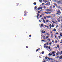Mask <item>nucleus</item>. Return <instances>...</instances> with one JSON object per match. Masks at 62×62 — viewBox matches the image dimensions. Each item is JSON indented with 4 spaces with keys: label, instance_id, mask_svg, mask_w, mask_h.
<instances>
[{
    "label": "nucleus",
    "instance_id": "1",
    "mask_svg": "<svg viewBox=\"0 0 62 62\" xmlns=\"http://www.w3.org/2000/svg\"><path fill=\"white\" fill-rule=\"evenodd\" d=\"M52 53L51 54V53H49L48 54V55L49 56H51V55H53V54H54V53H55V51H53L52 52Z\"/></svg>",
    "mask_w": 62,
    "mask_h": 62
},
{
    "label": "nucleus",
    "instance_id": "2",
    "mask_svg": "<svg viewBox=\"0 0 62 62\" xmlns=\"http://www.w3.org/2000/svg\"><path fill=\"white\" fill-rule=\"evenodd\" d=\"M60 13H61V12H60V10H59V9H58V11H57V13H56V14H58V15H59Z\"/></svg>",
    "mask_w": 62,
    "mask_h": 62
},
{
    "label": "nucleus",
    "instance_id": "3",
    "mask_svg": "<svg viewBox=\"0 0 62 62\" xmlns=\"http://www.w3.org/2000/svg\"><path fill=\"white\" fill-rule=\"evenodd\" d=\"M38 13L39 14H37V15L36 17L38 19H39V13H40V11H38Z\"/></svg>",
    "mask_w": 62,
    "mask_h": 62
},
{
    "label": "nucleus",
    "instance_id": "4",
    "mask_svg": "<svg viewBox=\"0 0 62 62\" xmlns=\"http://www.w3.org/2000/svg\"><path fill=\"white\" fill-rule=\"evenodd\" d=\"M62 54V51H61V52H58L56 53V54L57 55H58V54H60V55Z\"/></svg>",
    "mask_w": 62,
    "mask_h": 62
},
{
    "label": "nucleus",
    "instance_id": "5",
    "mask_svg": "<svg viewBox=\"0 0 62 62\" xmlns=\"http://www.w3.org/2000/svg\"><path fill=\"white\" fill-rule=\"evenodd\" d=\"M43 13H46V14H51V12H43Z\"/></svg>",
    "mask_w": 62,
    "mask_h": 62
},
{
    "label": "nucleus",
    "instance_id": "6",
    "mask_svg": "<svg viewBox=\"0 0 62 62\" xmlns=\"http://www.w3.org/2000/svg\"><path fill=\"white\" fill-rule=\"evenodd\" d=\"M57 3L58 4H62V1L61 0H60L59 1L57 2Z\"/></svg>",
    "mask_w": 62,
    "mask_h": 62
},
{
    "label": "nucleus",
    "instance_id": "7",
    "mask_svg": "<svg viewBox=\"0 0 62 62\" xmlns=\"http://www.w3.org/2000/svg\"><path fill=\"white\" fill-rule=\"evenodd\" d=\"M27 12L26 11H25L24 12V13H25V14L24 15V16H26V15H27Z\"/></svg>",
    "mask_w": 62,
    "mask_h": 62
},
{
    "label": "nucleus",
    "instance_id": "8",
    "mask_svg": "<svg viewBox=\"0 0 62 62\" xmlns=\"http://www.w3.org/2000/svg\"><path fill=\"white\" fill-rule=\"evenodd\" d=\"M46 17L48 18H52V17L51 16H46Z\"/></svg>",
    "mask_w": 62,
    "mask_h": 62
},
{
    "label": "nucleus",
    "instance_id": "9",
    "mask_svg": "<svg viewBox=\"0 0 62 62\" xmlns=\"http://www.w3.org/2000/svg\"><path fill=\"white\" fill-rule=\"evenodd\" d=\"M57 20L58 21V22H60V20L59 19V18L57 17Z\"/></svg>",
    "mask_w": 62,
    "mask_h": 62
},
{
    "label": "nucleus",
    "instance_id": "10",
    "mask_svg": "<svg viewBox=\"0 0 62 62\" xmlns=\"http://www.w3.org/2000/svg\"><path fill=\"white\" fill-rule=\"evenodd\" d=\"M46 11H50V10H49V9L47 8L46 9Z\"/></svg>",
    "mask_w": 62,
    "mask_h": 62
},
{
    "label": "nucleus",
    "instance_id": "11",
    "mask_svg": "<svg viewBox=\"0 0 62 62\" xmlns=\"http://www.w3.org/2000/svg\"><path fill=\"white\" fill-rule=\"evenodd\" d=\"M54 5L55 6H56V7H58L57 5V4H56L54 3Z\"/></svg>",
    "mask_w": 62,
    "mask_h": 62
},
{
    "label": "nucleus",
    "instance_id": "12",
    "mask_svg": "<svg viewBox=\"0 0 62 62\" xmlns=\"http://www.w3.org/2000/svg\"><path fill=\"white\" fill-rule=\"evenodd\" d=\"M59 58L60 59H62V55Z\"/></svg>",
    "mask_w": 62,
    "mask_h": 62
},
{
    "label": "nucleus",
    "instance_id": "13",
    "mask_svg": "<svg viewBox=\"0 0 62 62\" xmlns=\"http://www.w3.org/2000/svg\"><path fill=\"white\" fill-rule=\"evenodd\" d=\"M59 19H60V20H62V17H59Z\"/></svg>",
    "mask_w": 62,
    "mask_h": 62
},
{
    "label": "nucleus",
    "instance_id": "14",
    "mask_svg": "<svg viewBox=\"0 0 62 62\" xmlns=\"http://www.w3.org/2000/svg\"><path fill=\"white\" fill-rule=\"evenodd\" d=\"M51 37L52 38H53V34H51Z\"/></svg>",
    "mask_w": 62,
    "mask_h": 62
},
{
    "label": "nucleus",
    "instance_id": "15",
    "mask_svg": "<svg viewBox=\"0 0 62 62\" xmlns=\"http://www.w3.org/2000/svg\"><path fill=\"white\" fill-rule=\"evenodd\" d=\"M49 8L50 9H52V6H51L49 7Z\"/></svg>",
    "mask_w": 62,
    "mask_h": 62
},
{
    "label": "nucleus",
    "instance_id": "16",
    "mask_svg": "<svg viewBox=\"0 0 62 62\" xmlns=\"http://www.w3.org/2000/svg\"><path fill=\"white\" fill-rule=\"evenodd\" d=\"M50 10L51 12H53V10L52 9H50Z\"/></svg>",
    "mask_w": 62,
    "mask_h": 62
},
{
    "label": "nucleus",
    "instance_id": "17",
    "mask_svg": "<svg viewBox=\"0 0 62 62\" xmlns=\"http://www.w3.org/2000/svg\"><path fill=\"white\" fill-rule=\"evenodd\" d=\"M45 58L46 60H47V59L48 58V57L47 56H46L45 57Z\"/></svg>",
    "mask_w": 62,
    "mask_h": 62
},
{
    "label": "nucleus",
    "instance_id": "18",
    "mask_svg": "<svg viewBox=\"0 0 62 62\" xmlns=\"http://www.w3.org/2000/svg\"><path fill=\"white\" fill-rule=\"evenodd\" d=\"M57 48H59V45H57Z\"/></svg>",
    "mask_w": 62,
    "mask_h": 62
},
{
    "label": "nucleus",
    "instance_id": "19",
    "mask_svg": "<svg viewBox=\"0 0 62 62\" xmlns=\"http://www.w3.org/2000/svg\"><path fill=\"white\" fill-rule=\"evenodd\" d=\"M48 22H50V21L48 20H47L46 21V23H48Z\"/></svg>",
    "mask_w": 62,
    "mask_h": 62
},
{
    "label": "nucleus",
    "instance_id": "20",
    "mask_svg": "<svg viewBox=\"0 0 62 62\" xmlns=\"http://www.w3.org/2000/svg\"><path fill=\"white\" fill-rule=\"evenodd\" d=\"M43 8H44L45 9L46 8V6H44L43 7Z\"/></svg>",
    "mask_w": 62,
    "mask_h": 62
},
{
    "label": "nucleus",
    "instance_id": "21",
    "mask_svg": "<svg viewBox=\"0 0 62 62\" xmlns=\"http://www.w3.org/2000/svg\"><path fill=\"white\" fill-rule=\"evenodd\" d=\"M33 4L34 5H36V4H37V3H36V2H34L33 3Z\"/></svg>",
    "mask_w": 62,
    "mask_h": 62
},
{
    "label": "nucleus",
    "instance_id": "22",
    "mask_svg": "<svg viewBox=\"0 0 62 62\" xmlns=\"http://www.w3.org/2000/svg\"><path fill=\"white\" fill-rule=\"evenodd\" d=\"M45 45H46V44H44V48H46V46H45Z\"/></svg>",
    "mask_w": 62,
    "mask_h": 62
},
{
    "label": "nucleus",
    "instance_id": "23",
    "mask_svg": "<svg viewBox=\"0 0 62 62\" xmlns=\"http://www.w3.org/2000/svg\"><path fill=\"white\" fill-rule=\"evenodd\" d=\"M46 34L47 35H48V36H49V35H50V34H49V33H46Z\"/></svg>",
    "mask_w": 62,
    "mask_h": 62
},
{
    "label": "nucleus",
    "instance_id": "24",
    "mask_svg": "<svg viewBox=\"0 0 62 62\" xmlns=\"http://www.w3.org/2000/svg\"><path fill=\"white\" fill-rule=\"evenodd\" d=\"M44 19H45V20H46V17H45L44 16Z\"/></svg>",
    "mask_w": 62,
    "mask_h": 62
},
{
    "label": "nucleus",
    "instance_id": "25",
    "mask_svg": "<svg viewBox=\"0 0 62 62\" xmlns=\"http://www.w3.org/2000/svg\"><path fill=\"white\" fill-rule=\"evenodd\" d=\"M52 23H55V22L54 21H52Z\"/></svg>",
    "mask_w": 62,
    "mask_h": 62
},
{
    "label": "nucleus",
    "instance_id": "26",
    "mask_svg": "<svg viewBox=\"0 0 62 62\" xmlns=\"http://www.w3.org/2000/svg\"><path fill=\"white\" fill-rule=\"evenodd\" d=\"M44 51H43L42 52V54H44Z\"/></svg>",
    "mask_w": 62,
    "mask_h": 62
},
{
    "label": "nucleus",
    "instance_id": "27",
    "mask_svg": "<svg viewBox=\"0 0 62 62\" xmlns=\"http://www.w3.org/2000/svg\"><path fill=\"white\" fill-rule=\"evenodd\" d=\"M43 39H45V36H43Z\"/></svg>",
    "mask_w": 62,
    "mask_h": 62
},
{
    "label": "nucleus",
    "instance_id": "28",
    "mask_svg": "<svg viewBox=\"0 0 62 62\" xmlns=\"http://www.w3.org/2000/svg\"><path fill=\"white\" fill-rule=\"evenodd\" d=\"M38 10H39L40 9V8H37Z\"/></svg>",
    "mask_w": 62,
    "mask_h": 62
},
{
    "label": "nucleus",
    "instance_id": "29",
    "mask_svg": "<svg viewBox=\"0 0 62 62\" xmlns=\"http://www.w3.org/2000/svg\"><path fill=\"white\" fill-rule=\"evenodd\" d=\"M49 45H52V42H50V43H49Z\"/></svg>",
    "mask_w": 62,
    "mask_h": 62
},
{
    "label": "nucleus",
    "instance_id": "30",
    "mask_svg": "<svg viewBox=\"0 0 62 62\" xmlns=\"http://www.w3.org/2000/svg\"><path fill=\"white\" fill-rule=\"evenodd\" d=\"M54 30L55 32V31H56V29H54Z\"/></svg>",
    "mask_w": 62,
    "mask_h": 62
},
{
    "label": "nucleus",
    "instance_id": "31",
    "mask_svg": "<svg viewBox=\"0 0 62 62\" xmlns=\"http://www.w3.org/2000/svg\"><path fill=\"white\" fill-rule=\"evenodd\" d=\"M43 22L44 23H45V20H44V19H43Z\"/></svg>",
    "mask_w": 62,
    "mask_h": 62
},
{
    "label": "nucleus",
    "instance_id": "32",
    "mask_svg": "<svg viewBox=\"0 0 62 62\" xmlns=\"http://www.w3.org/2000/svg\"><path fill=\"white\" fill-rule=\"evenodd\" d=\"M51 27H54V25H52L51 26Z\"/></svg>",
    "mask_w": 62,
    "mask_h": 62
},
{
    "label": "nucleus",
    "instance_id": "33",
    "mask_svg": "<svg viewBox=\"0 0 62 62\" xmlns=\"http://www.w3.org/2000/svg\"><path fill=\"white\" fill-rule=\"evenodd\" d=\"M34 8L35 9H37V6H35L34 7Z\"/></svg>",
    "mask_w": 62,
    "mask_h": 62
},
{
    "label": "nucleus",
    "instance_id": "34",
    "mask_svg": "<svg viewBox=\"0 0 62 62\" xmlns=\"http://www.w3.org/2000/svg\"><path fill=\"white\" fill-rule=\"evenodd\" d=\"M48 5H50V2H48Z\"/></svg>",
    "mask_w": 62,
    "mask_h": 62
},
{
    "label": "nucleus",
    "instance_id": "35",
    "mask_svg": "<svg viewBox=\"0 0 62 62\" xmlns=\"http://www.w3.org/2000/svg\"><path fill=\"white\" fill-rule=\"evenodd\" d=\"M41 26L42 27V26H43V24H41Z\"/></svg>",
    "mask_w": 62,
    "mask_h": 62
},
{
    "label": "nucleus",
    "instance_id": "36",
    "mask_svg": "<svg viewBox=\"0 0 62 62\" xmlns=\"http://www.w3.org/2000/svg\"><path fill=\"white\" fill-rule=\"evenodd\" d=\"M45 5H48V3H47L46 4H45Z\"/></svg>",
    "mask_w": 62,
    "mask_h": 62
},
{
    "label": "nucleus",
    "instance_id": "37",
    "mask_svg": "<svg viewBox=\"0 0 62 62\" xmlns=\"http://www.w3.org/2000/svg\"><path fill=\"white\" fill-rule=\"evenodd\" d=\"M39 1L40 2H42V0H39Z\"/></svg>",
    "mask_w": 62,
    "mask_h": 62
},
{
    "label": "nucleus",
    "instance_id": "38",
    "mask_svg": "<svg viewBox=\"0 0 62 62\" xmlns=\"http://www.w3.org/2000/svg\"><path fill=\"white\" fill-rule=\"evenodd\" d=\"M45 27H46L47 28H48L49 26H45Z\"/></svg>",
    "mask_w": 62,
    "mask_h": 62
},
{
    "label": "nucleus",
    "instance_id": "39",
    "mask_svg": "<svg viewBox=\"0 0 62 62\" xmlns=\"http://www.w3.org/2000/svg\"><path fill=\"white\" fill-rule=\"evenodd\" d=\"M60 35L61 36V37H62V34L60 33Z\"/></svg>",
    "mask_w": 62,
    "mask_h": 62
},
{
    "label": "nucleus",
    "instance_id": "40",
    "mask_svg": "<svg viewBox=\"0 0 62 62\" xmlns=\"http://www.w3.org/2000/svg\"><path fill=\"white\" fill-rule=\"evenodd\" d=\"M46 49H48V46H46Z\"/></svg>",
    "mask_w": 62,
    "mask_h": 62
},
{
    "label": "nucleus",
    "instance_id": "41",
    "mask_svg": "<svg viewBox=\"0 0 62 62\" xmlns=\"http://www.w3.org/2000/svg\"><path fill=\"white\" fill-rule=\"evenodd\" d=\"M53 7L54 8H55V6L54 5L53 6Z\"/></svg>",
    "mask_w": 62,
    "mask_h": 62
},
{
    "label": "nucleus",
    "instance_id": "42",
    "mask_svg": "<svg viewBox=\"0 0 62 62\" xmlns=\"http://www.w3.org/2000/svg\"><path fill=\"white\" fill-rule=\"evenodd\" d=\"M46 44H47V45H49V43L48 42H47L46 43Z\"/></svg>",
    "mask_w": 62,
    "mask_h": 62
},
{
    "label": "nucleus",
    "instance_id": "43",
    "mask_svg": "<svg viewBox=\"0 0 62 62\" xmlns=\"http://www.w3.org/2000/svg\"><path fill=\"white\" fill-rule=\"evenodd\" d=\"M56 58L58 59V58H59V56H56Z\"/></svg>",
    "mask_w": 62,
    "mask_h": 62
},
{
    "label": "nucleus",
    "instance_id": "44",
    "mask_svg": "<svg viewBox=\"0 0 62 62\" xmlns=\"http://www.w3.org/2000/svg\"><path fill=\"white\" fill-rule=\"evenodd\" d=\"M47 40H49V41H50V40H50V39H47Z\"/></svg>",
    "mask_w": 62,
    "mask_h": 62
},
{
    "label": "nucleus",
    "instance_id": "45",
    "mask_svg": "<svg viewBox=\"0 0 62 62\" xmlns=\"http://www.w3.org/2000/svg\"><path fill=\"white\" fill-rule=\"evenodd\" d=\"M48 49L49 50H50V46H49L48 47Z\"/></svg>",
    "mask_w": 62,
    "mask_h": 62
},
{
    "label": "nucleus",
    "instance_id": "46",
    "mask_svg": "<svg viewBox=\"0 0 62 62\" xmlns=\"http://www.w3.org/2000/svg\"><path fill=\"white\" fill-rule=\"evenodd\" d=\"M48 38H49V37L48 36L46 37V39H48Z\"/></svg>",
    "mask_w": 62,
    "mask_h": 62
},
{
    "label": "nucleus",
    "instance_id": "47",
    "mask_svg": "<svg viewBox=\"0 0 62 62\" xmlns=\"http://www.w3.org/2000/svg\"><path fill=\"white\" fill-rule=\"evenodd\" d=\"M26 48H28V46H26Z\"/></svg>",
    "mask_w": 62,
    "mask_h": 62
},
{
    "label": "nucleus",
    "instance_id": "48",
    "mask_svg": "<svg viewBox=\"0 0 62 62\" xmlns=\"http://www.w3.org/2000/svg\"><path fill=\"white\" fill-rule=\"evenodd\" d=\"M41 41H43V42L44 41V40H42Z\"/></svg>",
    "mask_w": 62,
    "mask_h": 62
},
{
    "label": "nucleus",
    "instance_id": "49",
    "mask_svg": "<svg viewBox=\"0 0 62 62\" xmlns=\"http://www.w3.org/2000/svg\"><path fill=\"white\" fill-rule=\"evenodd\" d=\"M56 0H53L54 1V2H56Z\"/></svg>",
    "mask_w": 62,
    "mask_h": 62
},
{
    "label": "nucleus",
    "instance_id": "50",
    "mask_svg": "<svg viewBox=\"0 0 62 62\" xmlns=\"http://www.w3.org/2000/svg\"><path fill=\"white\" fill-rule=\"evenodd\" d=\"M29 37H31V35H29Z\"/></svg>",
    "mask_w": 62,
    "mask_h": 62
},
{
    "label": "nucleus",
    "instance_id": "51",
    "mask_svg": "<svg viewBox=\"0 0 62 62\" xmlns=\"http://www.w3.org/2000/svg\"><path fill=\"white\" fill-rule=\"evenodd\" d=\"M50 60H53V58H50Z\"/></svg>",
    "mask_w": 62,
    "mask_h": 62
},
{
    "label": "nucleus",
    "instance_id": "52",
    "mask_svg": "<svg viewBox=\"0 0 62 62\" xmlns=\"http://www.w3.org/2000/svg\"><path fill=\"white\" fill-rule=\"evenodd\" d=\"M56 39V36H55V35H54Z\"/></svg>",
    "mask_w": 62,
    "mask_h": 62
},
{
    "label": "nucleus",
    "instance_id": "53",
    "mask_svg": "<svg viewBox=\"0 0 62 62\" xmlns=\"http://www.w3.org/2000/svg\"><path fill=\"white\" fill-rule=\"evenodd\" d=\"M41 33H43V31H42Z\"/></svg>",
    "mask_w": 62,
    "mask_h": 62
},
{
    "label": "nucleus",
    "instance_id": "54",
    "mask_svg": "<svg viewBox=\"0 0 62 62\" xmlns=\"http://www.w3.org/2000/svg\"><path fill=\"white\" fill-rule=\"evenodd\" d=\"M38 49H37L36 50V52H38Z\"/></svg>",
    "mask_w": 62,
    "mask_h": 62
},
{
    "label": "nucleus",
    "instance_id": "55",
    "mask_svg": "<svg viewBox=\"0 0 62 62\" xmlns=\"http://www.w3.org/2000/svg\"><path fill=\"white\" fill-rule=\"evenodd\" d=\"M40 9H42V8L41 7H40Z\"/></svg>",
    "mask_w": 62,
    "mask_h": 62
},
{
    "label": "nucleus",
    "instance_id": "56",
    "mask_svg": "<svg viewBox=\"0 0 62 62\" xmlns=\"http://www.w3.org/2000/svg\"><path fill=\"white\" fill-rule=\"evenodd\" d=\"M55 42V43H57V41H56Z\"/></svg>",
    "mask_w": 62,
    "mask_h": 62
},
{
    "label": "nucleus",
    "instance_id": "57",
    "mask_svg": "<svg viewBox=\"0 0 62 62\" xmlns=\"http://www.w3.org/2000/svg\"><path fill=\"white\" fill-rule=\"evenodd\" d=\"M41 17H42V15H40V18H41Z\"/></svg>",
    "mask_w": 62,
    "mask_h": 62
},
{
    "label": "nucleus",
    "instance_id": "58",
    "mask_svg": "<svg viewBox=\"0 0 62 62\" xmlns=\"http://www.w3.org/2000/svg\"><path fill=\"white\" fill-rule=\"evenodd\" d=\"M53 56H55V54H54L53 55Z\"/></svg>",
    "mask_w": 62,
    "mask_h": 62
},
{
    "label": "nucleus",
    "instance_id": "59",
    "mask_svg": "<svg viewBox=\"0 0 62 62\" xmlns=\"http://www.w3.org/2000/svg\"><path fill=\"white\" fill-rule=\"evenodd\" d=\"M48 59H49V60H50V58H48Z\"/></svg>",
    "mask_w": 62,
    "mask_h": 62
},
{
    "label": "nucleus",
    "instance_id": "60",
    "mask_svg": "<svg viewBox=\"0 0 62 62\" xmlns=\"http://www.w3.org/2000/svg\"><path fill=\"white\" fill-rule=\"evenodd\" d=\"M43 33H45V31H44V32H43Z\"/></svg>",
    "mask_w": 62,
    "mask_h": 62
},
{
    "label": "nucleus",
    "instance_id": "61",
    "mask_svg": "<svg viewBox=\"0 0 62 62\" xmlns=\"http://www.w3.org/2000/svg\"><path fill=\"white\" fill-rule=\"evenodd\" d=\"M39 22H40V23H41V21H40V20H39Z\"/></svg>",
    "mask_w": 62,
    "mask_h": 62
},
{
    "label": "nucleus",
    "instance_id": "62",
    "mask_svg": "<svg viewBox=\"0 0 62 62\" xmlns=\"http://www.w3.org/2000/svg\"><path fill=\"white\" fill-rule=\"evenodd\" d=\"M51 24H50L49 25V26L51 27Z\"/></svg>",
    "mask_w": 62,
    "mask_h": 62
},
{
    "label": "nucleus",
    "instance_id": "63",
    "mask_svg": "<svg viewBox=\"0 0 62 62\" xmlns=\"http://www.w3.org/2000/svg\"><path fill=\"white\" fill-rule=\"evenodd\" d=\"M58 37L59 38H61V37L60 36H59Z\"/></svg>",
    "mask_w": 62,
    "mask_h": 62
},
{
    "label": "nucleus",
    "instance_id": "64",
    "mask_svg": "<svg viewBox=\"0 0 62 62\" xmlns=\"http://www.w3.org/2000/svg\"><path fill=\"white\" fill-rule=\"evenodd\" d=\"M44 3H42V5H44Z\"/></svg>",
    "mask_w": 62,
    "mask_h": 62
}]
</instances>
